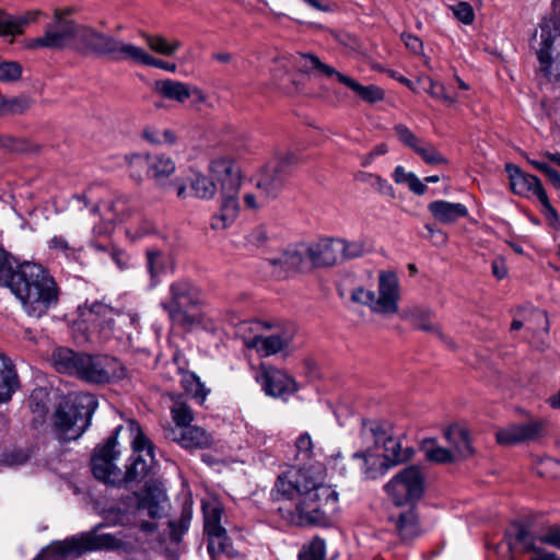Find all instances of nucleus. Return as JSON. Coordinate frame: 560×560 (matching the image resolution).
<instances>
[{"mask_svg":"<svg viewBox=\"0 0 560 560\" xmlns=\"http://www.w3.org/2000/svg\"><path fill=\"white\" fill-rule=\"evenodd\" d=\"M168 265V257L159 249L150 248L147 250V268L152 279L162 275Z\"/></svg>","mask_w":560,"mask_h":560,"instance_id":"obj_43","label":"nucleus"},{"mask_svg":"<svg viewBox=\"0 0 560 560\" xmlns=\"http://www.w3.org/2000/svg\"><path fill=\"white\" fill-rule=\"evenodd\" d=\"M308 259L312 268L330 267L340 260V238H322L317 242L307 243Z\"/></svg>","mask_w":560,"mask_h":560,"instance_id":"obj_30","label":"nucleus"},{"mask_svg":"<svg viewBox=\"0 0 560 560\" xmlns=\"http://www.w3.org/2000/svg\"><path fill=\"white\" fill-rule=\"evenodd\" d=\"M491 268L493 276L499 280L505 278L508 275L506 264L502 257L494 258L491 264Z\"/></svg>","mask_w":560,"mask_h":560,"instance_id":"obj_61","label":"nucleus"},{"mask_svg":"<svg viewBox=\"0 0 560 560\" xmlns=\"http://www.w3.org/2000/svg\"><path fill=\"white\" fill-rule=\"evenodd\" d=\"M515 534H505V541L508 545V556L510 560H515L514 552L532 553L530 560H560V557L555 552L547 551L546 549L535 544L534 535L523 524H514Z\"/></svg>","mask_w":560,"mask_h":560,"instance_id":"obj_22","label":"nucleus"},{"mask_svg":"<svg viewBox=\"0 0 560 560\" xmlns=\"http://www.w3.org/2000/svg\"><path fill=\"white\" fill-rule=\"evenodd\" d=\"M444 436L451 444V451L455 454L456 460L464 459L474 454L469 433L459 425H452L445 432Z\"/></svg>","mask_w":560,"mask_h":560,"instance_id":"obj_34","label":"nucleus"},{"mask_svg":"<svg viewBox=\"0 0 560 560\" xmlns=\"http://www.w3.org/2000/svg\"><path fill=\"white\" fill-rule=\"evenodd\" d=\"M295 447L299 456L310 458L313 454V441L308 433L301 434L295 442Z\"/></svg>","mask_w":560,"mask_h":560,"instance_id":"obj_57","label":"nucleus"},{"mask_svg":"<svg viewBox=\"0 0 560 560\" xmlns=\"http://www.w3.org/2000/svg\"><path fill=\"white\" fill-rule=\"evenodd\" d=\"M505 171L509 174L511 189L514 194L526 197L536 196L547 214L557 219V212L550 205L546 190L537 176L524 173L512 163L505 164Z\"/></svg>","mask_w":560,"mask_h":560,"instance_id":"obj_19","label":"nucleus"},{"mask_svg":"<svg viewBox=\"0 0 560 560\" xmlns=\"http://www.w3.org/2000/svg\"><path fill=\"white\" fill-rule=\"evenodd\" d=\"M24 20H16L0 11V35H15L22 33Z\"/></svg>","mask_w":560,"mask_h":560,"instance_id":"obj_49","label":"nucleus"},{"mask_svg":"<svg viewBox=\"0 0 560 560\" xmlns=\"http://www.w3.org/2000/svg\"><path fill=\"white\" fill-rule=\"evenodd\" d=\"M407 510L396 508L388 515V522L393 524L396 534L404 541H409L420 534L416 505H406Z\"/></svg>","mask_w":560,"mask_h":560,"instance_id":"obj_31","label":"nucleus"},{"mask_svg":"<svg viewBox=\"0 0 560 560\" xmlns=\"http://www.w3.org/2000/svg\"><path fill=\"white\" fill-rule=\"evenodd\" d=\"M244 201L248 208L258 209V208L264 207L268 201H270V199H261L259 197V194L255 195V194L248 192V194H245Z\"/></svg>","mask_w":560,"mask_h":560,"instance_id":"obj_62","label":"nucleus"},{"mask_svg":"<svg viewBox=\"0 0 560 560\" xmlns=\"http://www.w3.org/2000/svg\"><path fill=\"white\" fill-rule=\"evenodd\" d=\"M256 380L261 384L262 389L268 396L283 397L298 390L294 378L285 372L261 364Z\"/></svg>","mask_w":560,"mask_h":560,"instance_id":"obj_27","label":"nucleus"},{"mask_svg":"<svg viewBox=\"0 0 560 560\" xmlns=\"http://www.w3.org/2000/svg\"><path fill=\"white\" fill-rule=\"evenodd\" d=\"M275 489L278 498L312 493L322 499L334 497V489L325 485L324 468L317 463L291 467L278 477Z\"/></svg>","mask_w":560,"mask_h":560,"instance_id":"obj_8","label":"nucleus"},{"mask_svg":"<svg viewBox=\"0 0 560 560\" xmlns=\"http://www.w3.org/2000/svg\"><path fill=\"white\" fill-rule=\"evenodd\" d=\"M142 137L152 144H162L161 130L147 127L142 131Z\"/></svg>","mask_w":560,"mask_h":560,"instance_id":"obj_63","label":"nucleus"},{"mask_svg":"<svg viewBox=\"0 0 560 560\" xmlns=\"http://www.w3.org/2000/svg\"><path fill=\"white\" fill-rule=\"evenodd\" d=\"M428 209L438 221L444 224H452L468 215V209L459 202L435 200L429 203Z\"/></svg>","mask_w":560,"mask_h":560,"instance_id":"obj_33","label":"nucleus"},{"mask_svg":"<svg viewBox=\"0 0 560 560\" xmlns=\"http://www.w3.org/2000/svg\"><path fill=\"white\" fill-rule=\"evenodd\" d=\"M166 500L164 489L160 483L147 482L143 490L121 497L117 503V511L122 515L138 516L147 511L152 520L163 514L162 503Z\"/></svg>","mask_w":560,"mask_h":560,"instance_id":"obj_11","label":"nucleus"},{"mask_svg":"<svg viewBox=\"0 0 560 560\" xmlns=\"http://www.w3.org/2000/svg\"><path fill=\"white\" fill-rule=\"evenodd\" d=\"M208 171L215 186H220L221 197H238L242 184L241 168L233 160L214 159L210 162Z\"/></svg>","mask_w":560,"mask_h":560,"instance_id":"obj_21","label":"nucleus"},{"mask_svg":"<svg viewBox=\"0 0 560 560\" xmlns=\"http://www.w3.org/2000/svg\"><path fill=\"white\" fill-rule=\"evenodd\" d=\"M22 74V67L14 61H7L0 63V81L12 82L20 79Z\"/></svg>","mask_w":560,"mask_h":560,"instance_id":"obj_52","label":"nucleus"},{"mask_svg":"<svg viewBox=\"0 0 560 560\" xmlns=\"http://www.w3.org/2000/svg\"><path fill=\"white\" fill-rule=\"evenodd\" d=\"M267 261L273 268L277 277H287L291 271H306L312 269L308 259L307 243L296 244L287 248L278 256L268 258Z\"/></svg>","mask_w":560,"mask_h":560,"instance_id":"obj_25","label":"nucleus"},{"mask_svg":"<svg viewBox=\"0 0 560 560\" xmlns=\"http://www.w3.org/2000/svg\"><path fill=\"white\" fill-rule=\"evenodd\" d=\"M108 59L113 61H132L143 66L163 69L170 72H174L176 70L175 63H170L162 59L154 58L143 48L131 43L124 42L117 37L114 38Z\"/></svg>","mask_w":560,"mask_h":560,"instance_id":"obj_24","label":"nucleus"},{"mask_svg":"<svg viewBox=\"0 0 560 560\" xmlns=\"http://www.w3.org/2000/svg\"><path fill=\"white\" fill-rule=\"evenodd\" d=\"M432 312L427 307L413 306L404 313V317L409 319L416 328L427 332L435 334L451 349L455 348L454 342L445 336L440 327L430 320Z\"/></svg>","mask_w":560,"mask_h":560,"instance_id":"obj_32","label":"nucleus"},{"mask_svg":"<svg viewBox=\"0 0 560 560\" xmlns=\"http://www.w3.org/2000/svg\"><path fill=\"white\" fill-rule=\"evenodd\" d=\"M171 413L172 419L176 424L174 428L182 429L185 427H190V423L194 420V413L191 408L182 397H177L174 400V404L171 408Z\"/></svg>","mask_w":560,"mask_h":560,"instance_id":"obj_40","label":"nucleus"},{"mask_svg":"<svg viewBox=\"0 0 560 560\" xmlns=\"http://www.w3.org/2000/svg\"><path fill=\"white\" fill-rule=\"evenodd\" d=\"M425 457L431 462L439 464H447L456 462L455 454L445 447L442 446H425Z\"/></svg>","mask_w":560,"mask_h":560,"instance_id":"obj_47","label":"nucleus"},{"mask_svg":"<svg viewBox=\"0 0 560 560\" xmlns=\"http://www.w3.org/2000/svg\"><path fill=\"white\" fill-rule=\"evenodd\" d=\"M51 360L58 372L73 375L90 384H109L125 376L121 363L108 355H92L69 348H58L52 352Z\"/></svg>","mask_w":560,"mask_h":560,"instance_id":"obj_3","label":"nucleus"},{"mask_svg":"<svg viewBox=\"0 0 560 560\" xmlns=\"http://www.w3.org/2000/svg\"><path fill=\"white\" fill-rule=\"evenodd\" d=\"M401 39L405 43L406 47L413 54H420L422 51V42L419 37L409 34V33H402Z\"/></svg>","mask_w":560,"mask_h":560,"instance_id":"obj_58","label":"nucleus"},{"mask_svg":"<svg viewBox=\"0 0 560 560\" xmlns=\"http://www.w3.org/2000/svg\"><path fill=\"white\" fill-rule=\"evenodd\" d=\"M191 521V510L186 508L183 510L182 515L178 520H172L168 522L171 528V537L174 540H179L180 537L187 532Z\"/></svg>","mask_w":560,"mask_h":560,"instance_id":"obj_46","label":"nucleus"},{"mask_svg":"<svg viewBox=\"0 0 560 560\" xmlns=\"http://www.w3.org/2000/svg\"><path fill=\"white\" fill-rule=\"evenodd\" d=\"M0 145L8 150L16 152H22L25 150V144L23 141L12 138L10 136L0 137Z\"/></svg>","mask_w":560,"mask_h":560,"instance_id":"obj_59","label":"nucleus"},{"mask_svg":"<svg viewBox=\"0 0 560 560\" xmlns=\"http://www.w3.org/2000/svg\"><path fill=\"white\" fill-rule=\"evenodd\" d=\"M168 293L161 306L173 325L185 330L202 327L214 331L219 328L218 320L200 310V291L191 282L177 280L170 285Z\"/></svg>","mask_w":560,"mask_h":560,"instance_id":"obj_4","label":"nucleus"},{"mask_svg":"<svg viewBox=\"0 0 560 560\" xmlns=\"http://www.w3.org/2000/svg\"><path fill=\"white\" fill-rule=\"evenodd\" d=\"M454 15L463 23L470 24L475 19L472 7L468 2H458L451 7Z\"/></svg>","mask_w":560,"mask_h":560,"instance_id":"obj_55","label":"nucleus"},{"mask_svg":"<svg viewBox=\"0 0 560 560\" xmlns=\"http://www.w3.org/2000/svg\"><path fill=\"white\" fill-rule=\"evenodd\" d=\"M130 167L147 165V174L158 185H163L164 180L175 172V162L164 154L147 155L133 154L127 158Z\"/></svg>","mask_w":560,"mask_h":560,"instance_id":"obj_28","label":"nucleus"},{"mask_svg":"<svg viewBox=\"0 0 560 560\" xmlns=\"http://www.w3.org/2000/svg\"><path fill=\"white\" fill-rule=\"evenodd\" d=\"M427 477L418 466H408L396 474L384 487L396 508L416 505L425 491Z\"/></svg>","mask_w":560,"mask_h":560,"instance_id":"obj_10","label":"nucleus"},{"mask_svg":"<svg viewBox=\"0 0 560 560\" xmlns=\"http://www.w3.org/2000/svg\"><path fill=\"white\" fill-rule=\"evenodd\" d=\"M413 152L418 154L424 163L429 165H439L447 163V159L430 142L420 140Z\"/></svg>","mask_w":560,"mask_h":560,"instance_id":"obj_41","label":"nucleus"},{"mask_svg":"<svg viewBox=\"0 0 560 560\" xmlns=\"http://www.w3.org/2000/svg\"><path fill=\"white\" fill-rule=\"evenodd\" d=\"M302 58L305 60L304 67L310 69H316L326 77H336L338 82L348 86L357 94V96H359L361 100L365 102L374 103L383 100L384 97V92L376 85H361L354 79L341 72H338L335 68L326 63H323L316 56L308 55L302 56Z\"/></svg>","mask_w":560,"mask_h":560,"instance_id":"obj_20","label":"nucleus"},{"mask_svg":"<svg viewBox=\"0 0 560 560\" xmlns=\"http://www.w3.org/2000/svg\"><path fill=\"white\" fill-rule=\"evenodd\" d=\"M31 100L26 96H18L3 100L0 104V112L4 115H18L31 107Z\"/></svg>","mask_w":560,"mask_h":560,"instance_id":"obj_45","label":"nucleus"},{"mask_svg":"<svg viewBox=\"0 0 560 560\" xmlns=\"http://www.w3.org/2000/svg\"><path fill=\"white\" fill-rule=\"evenodd\" d=\"M48 247L51 250L62 253L66 257L74 254L75 249L70 242L62 235H55L48 241Z\"/></svg>","mask_w":560,"mask_h":560,"instance_id":"obj_53","label":"nucleus"},{"mask_svg":"<svg viewBox=\"0 0 560 560\" xmlns=\"http://www.w3.org/2000/svg\"><path fill=\"white\" fill-rule=\"evenodd\" d=\"M299 560H326L325 540L315 536L307 545H304L299 553Z\"/></svg>","mask_w":560,"mask_h":560,"instance_id":"obj_44","label":"nucleus"},{"mask_svg":"<svg viewBox=\"0 0 560 560\" xmlns=\"http://www.w3.org/2000/svg\"><path fill=\"white\" fill-rule=\"evenodd\" d=\"M282 499L285 502L278 508V512L288 524L327 527L332 522L331 514L337 510L338 493L334 490V497L328 499L318 498L314 493Z\"/></svg>","mask_w":560,"mask_h":560,"instance_id":"obj_5","label":"nucleus"},{"mask_svg":"<svg viewBox=\"0 0 560 560\" xmlns=\"http://www.w3.org/2000/svg\"><path fill=\"white\" fill-rule=\"evenodd\" d=\"M205 518V534L208 537V551L211 557L230 555V539L225 528L221 525L223 509L219 503L207 502L202 504Z\"/></svg>","mask_w":560,"mask_h":560,"instance_id":"obj_18","label":"nucleus"},{"mask_svg":"<svg viewBox=\"0 0 560 560\" xmlns=\"http://www.w3.org/2000/svg\"><path fill=\"white\" fill-rule=\"evenodd\" d=\"M121 430L122 425H118L106 443L95 448L91 458L94 477L105 483L117 485L121 481V471L115 464L119 456V452L116 451L117 436Z\"/></svg>","mask_w":560,"mask_h":560,"instance_id":"obj_16","label":"nucleus"},{"mask_svg":"<svg viewBox=\"0 0 560 560\" xmlns=\"http://www.w3.org/2000/svg\"><path fill=\"white\" fill-rule=\"evenodd\" d=\"M182 385L185 392L200 404L206 400L209 390L200 382L199 377L194 373H185L182 376Z\"/></svg>","mask_w":560,"mask_h":560,"instance_id":"obj_42","label":"nucleus"},{"mask_svg":"<svg viewBox=\"0 0 560 560\" xmlns=\"http://www.w3.org/2000/svg\"><path fill=\"white\" fill-rule=\"evenodd\" d=\"M240 210L238 197H221L219 211L211 219L213 230H224L236 219Z\"/></svg>","mask_w":560,"mask_h":560,"instance_id":"obj_36","label":"nucleus"},{"mask_svg":"<svg viewBox=\"0 0 560 560\" xmlns=\"http://www.w3.org/2000/svg\"><path fill=\"white\" fill-rule=\"evenodd\" d=\"M395 132L398 139L410 149H415L417 144L420 142V138H418L407 126L405 125H396Z\"/></svg>","mask_w":560,"mask_h":560,"instance_id":"obj_54","label":"nucleus"},{"mask_svg":"<svg viewBox=\"0 0 560 560\" xmlns=\"http://www.w3.org/2000/svg\"><path fill=\"white\" fill-rule=\"evenodd\" d=\"M378 294L362 287L355 288L351 293V300L369 306L373 312L381 314H396L400 299V285L394 271H381L378 273Z\"/></svg>","mask_w":560,"mask_h":560,"instance_id":"obj_9","label":"nucleus"},{"mask_svg":"<svg viewBox=\"0 0 560 560\" xmlns=\"http://www.w3.org/2000/svg\"><path fill=\"white\" fill-rule=\"evenodd\" d=\"M296 164L295 156L287 153L270 160L257 173L255 186L261 199H276Z\"/></svg>","mask_w":560,"mask_h":560,"instance_id":"obj_12","label":"nucleus"},{"mask_svg":"<svg viewBox=\"0 0 560 560\" xmlns=\"http://www.w3.org/2000/svg\"><path fill=\"white\" fill-rule=\"evenodd\" d=\"M92 247L100 253L107 254L119 268L125 267L126 264L122 259L124 253L120 252L119 249H117L110 245H102V244H96V243L93 244Z\"/></svg>","mask_w":560,"mask_h":560,"instance_id":"obj_56","label":"nucleus"},{"mask_svg":"<svg viewBox=\"0 0 560 560\" xmlns=\"http://www.w3.org/2000/svg\"><path fill=\"white\" fill-rule=\"evenodd\" d=\"M244 328L256 332L250 338L244 339V345L248 349H255L262 357H270L278 352L285 350L293 339V331H282L280 334H272L269 336H261L258 330L261 328L260 322L243 323Z\"/></svg>","mask_w":560,"mask_h":560,"instance_id":"obj_23","label":"nucleus"},{"mask_svg":"<svg viewBox=\"0 0 560 560\" xmlns=\"http://www.w3.org/2000/svg\"><path fill=\"white\" fill-rule=\"evenodd\" d=\"M79 318L92 332H97L107 339L114 331L116 317H122L118 311L109 305L94 301L85 302L78 307Z\"/></svg>","mask_w":560,"mask_h":560,"instance_id":"obj_17","label":"nucleus"},{"mask_svg":"<svg viewBox=\"0 0 560 560\" xmlns=\"http://www.w3.org/2000/svg\"><path fill=\"white\" fill-rule=\"evenodd\" d=\"M340 246L339 255L341 261L361 257L365 253L364 244L361 241L347 242L340 238Z\"/></svg>","mask_w":560,"mask_h":560,"instance_id":"obj_48","label":"nucleus"},{"mask_svg":"<svg viewBox=\"0 0 560 560\" xmlns=\"http://www.w3.org/2000/svg\"><path fill=\"white\" fill-rule=\"evenodd\" d=\"M372 187L375 188L380 194L388 197H394L395 191L393 186L381 176L376 175V178L374 179V184H372Z\"/></svg>","mask_w":560,"mask_h":560,"instance_id":"obj_60","label":"nucleus"},{"mask_svg":"<svg viewBox=\"0 0 560 560\" xmlns=\"http://www.w3.org/2000/svg\"><path fill=\"white\" fill-rule=\"evenodd\" d=\"M361 438L365 441H373L377 446L383 444V460L378 455L371 452L370 446L364 452H355L352 457L358 463V468L368 477L375 478L374 466H390L409 459L412 455L410 448L402 450L400 443L392 436H386L383 429L376 423H364L361 430Z\"/></svg>","mask_w":560,"mask_h":560,"instance_id":"obj_7","label":"nucleus"},{"mask_svg":"<svg viewBox=\"0 0 560 560\" xmlns=\"http://www.w3.org/2000/svg\"><path fill=\"white\" fill-rule=\"evenodd\" d=\"M127 429L130 433L135 454L131 457V463L127 466L124 477L121 476V481L132 482L141 480L149 474L151 462L153 460V444L136 420H129Z\"/></svg>","mask_w":560,"mask_h":560,"instance_id":"obj_15","label":"nucleus"},{"mask_svg":"<svg viewBox=\"0 0 560 560\" xmlns=\"http://www.w3.org/2000/svg\"><path fill=\"white\" fill-rule=\"evenodd\" d=\"M545 432V424L540 420H529L521 423H511L495 432L497 442L503 446L529 443L539 439Z\"/></svg>","mask_w":560,"mask_h":560,"instance_id":"obj_26","label":"nucleus"},{"mask_svg":"<svg viewBox=\"0 0 560 560\" xmlns=\"http://www.w3.org/2000/svg\"><path fill=\"white\" fill-rule=\"evenodd\" d=\"M190 188L196 198L210 200L215 196L217 186L212 178H208L202 173H195L190 179Z\"/></svg>","mask_w":560,"mask_h":560,"instance_id":"obj_39","label":"nucleus"},{"mask_svg":"<svg viewBox=\"0 0 560 560\" xmlns=\"http://www.w3.org/2000/svg\"><path fill=\"white\" fill-rule=\"evenodd\" d=\"M115 36L103 33L90 25L67 19V12L56 9L52 20L45 26L44 34L32 39L28 47L60 50L72 44L83 56L108 58Z\"/></svg>","mask_w":560,"mask_h":560,"instance_id":"obj_2","label":"nucleus"},{"mask_svg":"<svg viewBox=\"0 0 560 560\" xmlns=\"http://www.w3.org/2000/svg\"><path fill=\"white\" fill-rule=\"evenodd\" d=\"M535 537L537 541L560 549V525L548 526L541 534Z\"/></svg>","mask_w":560,"mask_h":560,"instance_id":"obj_50","label":"nucleus"},{"mask_svg":"<svg viewBox=\"0 0 560 560\" xmlns=\"http://www.w3.org/2000/svg\"><path fill=\"white\" fill-rule=\"evenodd\" d=\"M124 542L112 534L86 533L79 539L66 540L50 546L45 550V556L50 560H60L71 555H81L84 551L106 549L118 550Z\"/></svg>","mask_w":560,"mask_h":560,"instance_id":"obj_14","label":"nucleus"},{"mask_svg":"<svg viewBox=\"0 0 560 560\" xmlns=\"http://www.w3.org/2000/svg\"><path fill=\"white\" fill-rule=\"evenodd\" d=\"M19 387V378L12 362L0 354V404L11 399Z\"/></svg>","mask_w":560,"mask_h":560,"instance_id":"obj_35","label":"nucleus"},{"mask_svg":"<svg viewBox=\"0 0 560 560\" xmlns=\"http://www.w3.org/2000/svg\"><path fill=\"white\" fill-rule=\"evenodd\" d=\"M97 405L96 397L90 393L60 399L54 413L59 439L71 441L80 438L90 425Z\"/></svg>","mask_w":560,"mask_h":560,"instance_id":"obj_6","label":"nucleus"},{"mask_svg":"<svg viewBox=\"0 0 560 560\" xmlns=\"http://www.w3.org/2000/svg\"><path fill=\"white\" fill-rule=\"evenodd\" d=\"M407 185L409 189L416 195H423L427 191L425 184L422 183L415 173L412 176H409Z\"/></svg>","mask_w":560,"mask_h":560,"instance_id":"obj_64","label":"nucleus"},{"mask_svg":"<svg viewBox=\"0 0 560 560\" xmlns=\"http://www.w3.org/2000/svg\"><path fill=\"white\" fill-rule=\"evenodd\" d=\"M530 46L538 59L540 72L560 79V30L553 28L550 22L542 23L539 35H534Z\"/></svg>","mask_w":560,"mask_h":560,"instance_id":"obj_13","label":"nucleus"},{"mask_svg":"<svg viewBox=\"0 0 560 560\" xmlns=\"http://www.w3.org/2000/svg\"><path fill=\"white\" fill-rule=\"evenodd\" d=\"M166 440L180 444L184 448H206L212 443L211 435L202 428L190 425L185 428H173L167 425L163 429Z\"/></svg>","mask_w":560,"mask_h":560,"instance_id":"obj_29","label":"nucleus"},{"mask_svg":"<svg viewBox=\"0 0 560 560\" xmlns=\"http://www.w3.org/2000/svg\"><path fill=\"white\" fill-rule=\"evenodd\" d=\"M153 89L164 98L178 103H184L191 97L190 85L171 79L155 81Z\"/></svg>","mask_w":560,"mask_h":560,"instance_id":"obj_37","label":"nucleus"},{"mask_svg":"<svg viewBox=\"0 0 560 560\" xmlns=\"http://www.w3.org/2000/svg\"><path fill=\"white\" fill-rule=\"evenodd\" d=\"M427 91L432 97L441 100L447 105H453L457 100V95L450 93L444 84L440 82L430 81V85Z\"/></svg>","mask_w":560,"mask_h":560,"instance_id":"obj_51","label":"nucleus"},{"mask_svg":"<svg viewBox=\"0 0 560 560\" xmlns=\"http://www.w3.org/2000/svg\"><path fill=\"white\" fill-rule=\"evenodd\" d=\"M141 37L152 51L166 57L173 56L182 47L179 39L167 40L160 34L142 33Z\"/></svg>","mask_w":560,"mask_h":560,"instance_id":"obj_38","label":"nucleus"},{"mask_svg":"<svg viewBox=\"0 0 560 560\" xmlns=\"http://www.w3.org/2000/svg\"><path fill=\"white\" fill-rule=\"evenodd\" d=\"M0 288H7L28 316L40 318L59 303L60 287L48 268L34 261L18 262L0 246Z\"/></svg>","mask_w":560,"mask_h":560,"instance_id":"obj_1","label":"nucleus"}]
</instances>
